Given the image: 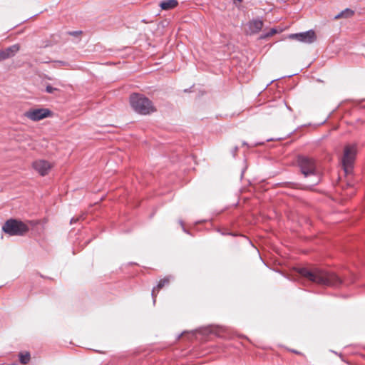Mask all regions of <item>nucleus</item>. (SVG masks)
I'll list each match as a JSON object with an SVG mask.
<instances>
[{
    "label": "nucleus",
    "instance_id": "obj_1",
    "mask_svg": "<svg viewBox=\"0 0 365 365\" xmlns=\"http://www.w3.org/2000/svg\"><path fill=\"white\" fill-rule=\"evenodd\" d=\"M298 272L302 277L320 285L336 287L342 283V280L334 272L319 268L302 267L298 269Z\"/></svg>",
    "mask_w": 365,
    "mask_h": 365
},
{
    "label": "nucleus",
    "instance_id": "obj_2",
    "mask_svg": "<svg viewBox=\"0 0 365 365\" xmlns=\"http://www.w3.org/2000/svg\"><path fill=\"white\" fill-rule=\"evenodd\" d=\"M297 163L304 177H310L312 179L310 183L307 185V187L314 186L320 182V175L317 169L316 162L313 158L300 155L297 158Z\"/></svg>",
    "mask_w": 365,
    "mask_h": 365
},
{
    "label": "nucleus",
    "instance_id": "obj_3",
    "mask_svg": "<svg viewBox=\"0 0 365 365\" xmlns=\"http://www.w3.org/2000/svg\"><path fill=\"white\" fill-rule=\"evenodd\" d=\"M130 103L133 109L141 115H148L156 110L152 101L141 94H132L130 97Z\"/></svg>",
    "mask_w": 365,
    "mask_h": 365
},
{
    "label": "nucleus",
    "instance_id": "obj_4",
    "mask_svg": "<svg viewBox=\"0 0 365 365\" xmlns=\"http://www.w3.org/2000/svg\"><path fill=\"white\" fill-rule=\"evenodd\" d=\"M2 231L9 236H24L29 231V227L20 219L11 217L5 221Z\"/></svg>",
    "mask_w": 365,
    "mask_h": 365
},
{
    "label": "nucleus",
    "instance_id": "obj_5",
    "mask_svg": "<svg viewBox=\"0 0 365 365\" xmlns=\"http://www.w3.org/2000/svg\"><path fill=\"white\" fill-rule=\"evenodd\" d=\"M356 153V144H349L344 147L341 163L344 171L346 175L351 174L353 170Z\"/></svg>",
    "mask_w": 365,
    "mask_h": 365
},
{
    "label": "nucleus",
    "instance_id": "obj_6",
    "mask_svg": "<svg viewBox=\"0 0 365 365\" xmlns=\"http://www.w3.org/2000/svg\"><path fill=\"white\" fill-rule=\"evenodd\" d=\"M53 111L49 108H38L30 109L26 112L25 115L30 120L38 122L44 118L52 117Z\"/></svg>",
    "mask_w": 365,
    "mask_h": 365
},
{
    "label": "nucleus",
    "instance_id": "obj_7",
    "mask_svg": "<svg viewBox=\"0 0 365 365\" xmlns=\"http://www.w3.org/2000/svg\"><path fill=\"white\" fill-rule=\"evenodd\" d=\"M289 38L296 39L306 43H312L316 40L317 37L313 30H309L305 32L290 34Z\"/></svg>",
    "mask_w": 365,
    "mask_h": 365
},
{
    "label": "nucleus",
    "instance_id": "obj_8",
    "mask_svg": "<svg viewBox=\"0 0 365 365\" xmlns=\"http://www.w3.org/2000/svg\"><path fill=\"white\" fill-rule=\"evenodd\" d=\"M32 167L41 176L46 175L51 168L49 162L45 160H37L34 161Z\"/></svg>",
    "mask_w": 365,
    "mask_h": 365
},
{
    "label": "nucleus",
    "instance_id": "obj_9",
    "mask_svg": "<svg viewBox=\"0 0 365 365\" xmlns=\"http://www.w3.org/2000/svg\"><path fill=\"white\" fill-rule=\"evenodd\" d=\"M222 329L216 327L208 326L206 327L200 328L195 331V333L201 335H215L217 337H221Z\"/></svg>",
    "mask_w": 365,
    "mask_h": 365
},
{
    "label": "nucleus",
    "instance_id": "obj_10",
    "mask_svg": "<svg viewBox=\"0 0 365 365\" xmlns=\"http://www.w3.org/2000/svg\"><path fill=\"white\" fill-rule=\"evenodd\" d=\"M250 34H254L259 32L263 26V21L260 19H253L247 24Z\"/></svg>",
    "mask_w": 365,
    "mask_h": 365
},
{
    "label": "nucleus",
    "instance_id": "obj_11",
    "mask_svg": "<svg viewBox=\"0 0 365 365\" xmlns=\"http://www.w3.org/2000/svg\"><path fill=\"white\" fill-rule=\"evenodd\" d=\"M170 281V277L168 276L160 279L156 287H154L152 290V297L153 299V303H155V298L157 297L156 290L158 292L160 289H162L165 285L169 284Z\"/></svg>",
    "mask_w": 365,
    "mask_h": 365
},
{
    "label": "nucleus",
    "instance_id": "obj_12",
    "mask_svg": "<svg viewBox=\"0 0 365 365\" xmlns=\"http://www.w3.org/2000/svg\"><path fill=\"white\" fill-rule=\"evenodd\" d=\"M20 48V44L15 43L6 48H4V51H5L7 58H10L16 56V54L19 51Z\"/></svg>",
    "mask_w": 365,
    "mask_h": 365
},
{
    "label": "nucleus",
    "instance_id": "obj_13",
    "mask_svg": "<svg viewBox=\"0 0 365 365\" xmlns=\"http://www.w3.org/2000/svg\"><path fill=\"white\" fill-rule=\"evenodd\" d=\"M178 5L177 0H164L160 2L159 6L163 10H170Z\"/></svg>",
    "mask_w": 365,
    "mask_h": 365
},
{
    "label": "nucleus",
    "instance_id": "obj_14",
    "mask_svg": "<svg viewBox=\"0 0 365 365\" xmlns=\"http://www.w3.org/2000/svg\"><path fill=\"white\" fill-rule=\"evenodd\" d=\"M19 359L21 364H26L31 359V354L29 351H21L19 353Z\"/></svg>",
    "mask_w": 365,
    "mask_h": 365
},
{
    "label": "nucleus",
    "instance_id": "obj_15",
    "mask_svg": "<svg viewBox=\"0 0 365 365\" xmlns=\"http://www.w3.org/2000/svg\"><path fill=\"white\" fill-rule=\"evenodd\" d=\"M354 15V11L349 9H346L341 12H340L338 15L335 16V19L339 18H349Z\"/></svg>",
    "mask_w": 365,
    "mask_h": 365
},
{
    "label": "nucleus",
    "instance_id": "obj_16",
    "mask_svg": "<svg viewBox=\"0 0 365 365\" xmlns=\"http://www.w3.org/2000/svg\"><path fill=\"white\" fill-rule=\"evenodd\" d=\"M44 91L47 93L53 94L56 96V92H59L60 90L58 88L53 87L51 84L48 83L46 86Z\"/></svg>",
    "mask_w": 365,
    "mask_h": 365
},
{
    "label": "nucleus",
    "instance_id": "obj_17",
    "mask_svg": "<svg viewBox=\"0 0 365 365\" xmlns=\"http://www.w3.org/2000/svg\"><path fill=\"white\" fill-rule=\"evenodd\" d=\"M55 63V67L58 68L61 66H69L70 63L68 61L56 60L53 61Z\"/></svg>",
    "mask_w": 365,
    "mask_h": 365
},
{
    "label": "nucleus",
    "instance_id": "obj_18",
    "mask_svg": "<svg viewBox=\"0 0 365 365\" xmlns=\"http://www.w3.org/2000/svg\"><path fill=\"white\" fill-rule=\"evenodd\" d=\"M24 222L28 224L29 228L31 227H34L38 224V222L37 220H27Z\"/></svg>",
    "mask_w": 365,
    "mask_h": 365
},
{
    "label": "nucleus",
    "instance_id": "obj_19",
    "mask_svg": "<svg viewBox=\"0 0 365 365\" xmlns=\"http://www.w3.org/2000/svg\"><path fill=\"white\" fill-rule=\"evenodd\" d=\"M8 59L6 53H5V51H4V49H1L0 50V62L4 61V60H6Z\"/></svg>",
    "mask_w": 365,
    "mask_h": 365
},
{
    "label": "nucleus",
    "instance_id": "obj_20",
    "mask_svg": "<svg viewBox=\"0 0 365 365\" xmlns=\"http://www.w3.org/2000/svg\"><path fill=\"white\" fill-rule=\"evenodd\" d=\"M278 31L276 28H272L270 31L265 35V37H269L277 34Z\"/></svg>",
    "mask_w": 365,
    "mask_h": 365
},
{
    "label": "nucleus",
    "instance_id": "obj_21",
    "mask_svg": "<svg viewBox=\"0 0 365 365\" xmlns=\"http://www.w3.org/2000/svg\"><path fill=\"white\" fill-rule=\"evenodd\" d=\"M81 219H83V215L78 217H72L70 220V223L73 224V223L76 222L77 221H79Z\"/></svg>",
    "mask_w": 365,
    "mask_h": 365
},
{
    "label": "nucleus",
    "instance_id": "obj_22",
    "mask_svg": "<svg viewBox=\"0 0 365 365\" xmlns=\"http://www.w3.org/2000/svg\"><path fill=\"white\" fill-rule=\"evenodd\" d=\"M81 31H70L68 34L73 36H77L78 34H81Z\"/></svg>",
    "mask_w": 365,
    "mask_h": 365
},
{
    "label": "nucleus",
    "instance_id": "obj_23",
    "mask_svg": "<svg viewBox=\"0 0 365 365\" xmlns=\"http://www.w3.org/2000/svg\"><path fill=\"white\" fill-rule=\"evenodd\" d=\"M287 350H289V351L291 352H293L294 354H300L301 353L297 350H294V349H288L287 347H285Z\"/></svg>",
    "mask_w": 365,
    "mask_h": 365
},
{
    "label": "nucleus",
    "instance_id": "obj_24",
    "mask_svg": "<svg viewBox=\"0 0 365 365\" xmlns=\"http://www.w3.org/2000/svg\"><path fill=\"white\" fill-rule=\"evenodd\" d=\"M91 239L87 240L86 241V244L89 243V242H91Z\"/></svg>",
    "mask_w": 365,
    "mask_h": 365
},
{
    "label": "nucleus",
    "instance_id": "obj_25",
    "mask_svg": "<svg viewBox=\"0 0 365 365\" xmlns=\"http://www.w3.org/2000/svg\"><path fill=\"white\" fill-rule=\"evenodd\" d=\"M180 224L182 225V226H183V224H182V221H180ZM183 230L185 232V228H183Z\"/></svg>",
    "mask_w": 365,
    "mask_h": 365
},
{
    "label": "nucleus",
    "instance_id": "obj_26",
    "mask_svg": "<svg viewBox=\"0 0 365 365\" xmlns=\"http://www.w3.org/2000/svg\"><path fill=\"white\" fill-rule=\"evenodd\" d=\"M237 150V148L236 147L235 149H234V151L235 153Z\"/></svg>",
    "mask_w": 365,
    "mask_h": 365
},
{
    "label": "nucleus",
    "instance_id": "obj_27",
    "mask_svg": "<svg viewBox=\"0 0 365 365\" xmlns=\"http://www.w3.org/2000/svg\"><path fill=\"white\" fill-rule=\"evenodd\" d=\"M40 276H41V277H43V278H44V277H44V276H43L42 274H40Z\"/></svg>",
    "mask_w": 365,
    "mask_h": 365
}]
</instances>
